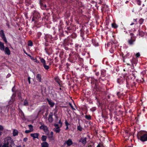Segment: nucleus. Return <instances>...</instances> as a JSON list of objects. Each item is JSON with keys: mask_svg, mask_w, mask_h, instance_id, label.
Listing matches in <instances>:
<instances>
[{"mask_svg": "<svg viewBox=\"0 0 147 147\" xmlns=\"http://www.w3.org/2000/svg\"><path fill=\"white\" fill-rule=\"evenodd\" d=\"M15 145L13 139L10 136L5 138L4 140V142L2 147H12V145Z\"/></svg>", "mask_w": 147, "mask_h": 147, "instance_id": "f257e3e1", "label": "nucleus"}, {"mask_svg": "<svg viewBox=\"0 0 147 147\" xmlns=\"http://www.w3.org/2000/svg\"><path fill=\"white\" fill-rule=\"evenodd\" d=\"M72 41L73 40L71 38H68L65 39L63 46L65 50H68L70 49L69 47H71L73 44Z\"/></svg>", "mask_w": 147, "mask_h": 147, "instance_id": "f03ea898", "label": "nucleus"}, {"mask_svg": "<svg viewBox=\"0 0 147 147\" xmlns=\"http://www.w3.org/2000/svg\"><path fill=\"white\" fill-rule=\"evenodd\" d=\"M137 137L142 142L147 141V131H140L138 133Z\"/></svg>", "mask_w": 147, "mask_h": 147, "instance_id": "7ed1b4c3", "label": "nucleus"}, {"mask_svg": "<svg viewBox=\"0 0 147 147\" xmlns=\"http://www.w3.org/2000/svg\"><path fill=\"white\" fill-rule=\"evenodd\" d=\"M68 60L70 62L72 63L77 62V60L79 56L78 53L75 52H72L69 55Z\"/></svg>", "mask_w": 147, "mask_h": 147, "instance_id": "20e7f679", "label": "nucleus"}, {"mask_svg": "<svg viewBox=\"0 0 147 147\" xmlns=\"http://www.w3.org/2000/svg\"><path fill=\"white\" fill-rule=\"evenodd\" d=\"M75 1L79 4L80 7H82V3L80 2V0H60V1L62 5H66L74 2Z\"/></svg>", "mask_w": 147, "mask_h": 147, "instance_id": "39448f33", "label": "nucleus"}, {"mask_svg": "<svg viewBox=\"0 0 147 147\" xmlns=\"http://www.w3.org/2000/svg\"><path fill=\"white\" fill-rule=\"evenodd\" d=\"M132 55L129 52H127L126 54L124 56H123V61L124 62L126 63L128 65H130V64L128 63L129 61L128 59H130Z\"/></svg>", "mask_w": 147, "mask_h": 147, "instance_id": "423d86ee", "label": "nucleus"}, {"mask_svg": "<svg viewBox=\"0 0 147 147\" xmlns=\"http://www.w3.org/2000/svg\"><path fill=\"white\" fill-rule=\"evenodd\" d=\"M33 17L32 19V21H37L40 18V13L37 11H34L33 13Z\"/></svg>", "mask_w": 147, "mask_h": 147, "instance_id": "0eeeda50", "label": "nucleus"}, {"mask_svg": "<svg viewBox=\"0 0 147 147\" xmlns=\"http://www.w3.org/2000/svg\"><path fill=\"white\" fill-rule=\"evenodd\" d=\"M136 40V38L134 37L131 38L130 39H128L127 40V44L129 46H132L134 44Z\"/></svg>", "mask_w": 147, "mask_h": 147, "instance_id": "6e6552de", "label": "nucleus"}, {"mask_svg": "<svg viewBox=\"0 0 147 147\" xmlns=\"http://www.w3.org/2000/svg\"><path fill=\"white\" fill-rule=\"evenodd\" d=\"M46 2H47V1H45L44 0H40L39 3L42 9H46L47 7V5L45 4Z\"/></svg>", "mask_w": 147, "mask_h": 147, "instance_id": "1a4fd4ad", "label": "nucleus"}, {"mask_svg": "<svg viewBox=\"0 0 147 147\" xmlns=\"http://www.w3.org/2000/svg\"><path fill=\"white\" fill-rule=\"evenodd\" d=\"M41 62L44 68L46 70H48L49 68V66L46 65L45 60L43 58H40Z\"/></svg>", "mask_w": 147, "mask_h": 147, "instance_id": "9d476101", "label": "nucleus"}, {"mask_svg": "<svg viewBox=\"0 0 147 147\" xmlns=\"http://www.w3.org/2000/svg\"><path fill=\"white\" fill-rule=\"evenodd\" d=\"M0 35L3 41L6 43L7 42V40L5 37L3 30H2L0 31Z\"/></svg>", "mask_w": 147, "mask_h": 147, "instance_id": "9b49d317", "label": "nucleus"}, {"mask_svg": "<svg viewBox=\"0 0 147 147\" xmlns=\"http://www.w3.org/2000/svg\"><path fill=\"white\" fill-rule=\"evenodd\" d=\"M44 39H45V41L47 42L49 41V39H51V40H56V38L55 39V38H53V37L51 35H50L49 34H46L44 37Z\"/></svg>", "mask_w": 147, "mask_h": 147, "instance_id": "f8f14e48", "label": "nucleus"}, {"mask_svg": "<svg viewBox=\"0 0 147 147\" xmlns=\"http://www.w3.org/2000/svg\"><path fill=\"white\" fill-rule=\"evenodd\" d=\"M16 94H13L12 96L11 97L9 101V105L12 104L15 101Z\"/></svg>", "mask_w": 147, "mask_h": 147, "instance_id": "ddd939ff", "label": "nucleus"}, {"mask_svg": "<svg viewBox=\"0 0 147 147\" xmlns=\"http://www.w3.org/2000/svg\"><path fill=\"white\" fill-rule=\"evenodd\" d=\"M125 78L124 76L123 77H119L117 79V83L119 84H121L123 83L125 81Z\"/></svg>", "mask_w": 147, "mask_h": 147, "instance_id": "4468645a", "label": "nucleus"}, {"mask_svg": "<svg viewBox=\"0 0 147 147\" xmlns=\"http://www.w3.org/2000/svg\"><path fill=\"white\" fill-rule=\"evenodd\" d=\"M78 60H77V62L78 64L82 66L84 65L83 62L84 60L83 59L80 57L79 56L78 57Z\"/></svg>", "mask_w": 147, "mask_h": 147, "instance_id": "2eb2a0df", "label": "nucleus"}, {"mask_svg": "<svg viewBox=\"0 0 147 147\" xmlns=\"http://www.w3.org/2000/svg\"><path fill=\"white\" fill-rule=\"evenodd\" d=\"M129 61L130 63H131V64L133 65L134 64H137L138 60L137 59L134 57H133L132 59H130Z\"/></svg>", "mask_w": 147, "mask_h": 147, "instance_id": "dca6fc26", "label": "nucleus"}, {"mask_svg": "<svg viewBox=\"0 0 147 147\" xmlns=\"http://www.w3.org/2000/svg\"><path fill=\"white\" fill-rule=\"evenodd\" d=\"M53 113L50 112L49 113V115L48 118V120L49 121L50 123L52 122L53 120Z\"/></svg>", "mask_w": 147, "mask_h": 147, "instance_id": "f3484780", "label": "nucleus"}, {"mask_svg": "<svg viewBox=\"0 0 147 147\" xmlns=\"http://www.w3.org/2000/svg\"><path fill=\"white\" fill-rule=\"evenodd\" d=\"M16 94L15 97L16 96L17 94L19 98H22L21 93L20 91L18 90H17L15 93H13Z\"/></svg>", "mask_w": 147, "mask_h": 147, "instance_id": "a211bd4d", "label": "nucleus"}, {"mask_svg": "<svg viewBox=\"0 0 147 147\" xmlns=\"http://www.w3.org/2000/svg\"><path fill=\"white\" fill-rule=\"evenodd\" d=\"M86 139L87 138L86 137H82L79 140V142H81L83 144L85 145L87 142Z\"/></svg>", "mask_w": 147, "mask_h": 147, "instance_id": "6ab92c4d", "label": "nucleus"}, {"mask_svg": "<svg viewBox=\"0 0 147 147\" xmlns=\"http://www.w3.org/2000/svg\"><path fill=\"white\" fill-rule=\"evenodd\" d=\"M73 143L71 139H69L65 141L64 144H66L68 146H70L73 144Z\"/></svg>", "mask_w": 147, "mask_h": 147, "instance_id": "aec40b11", "label": "nucleus"}, {"mask_svg": "<svg viewBox=\"0 0 147 147\" xmlns=\"http://www.w3.org/2000/svg\"><path fill=\"white\" fill-rule=\"evenodd\" d=\"M39 134L38 133H32L30 134V136L33 138V139L34 140L35 138L38 139V136Z\"/></svg>", "mask_w": 147, "mask_h": 147, "instance_id": "412c9836", "label": "nucleus"}, {"mask_svg": "<svg viewBox=\"0 0 147 147\" xmlns=\"http://www.w3.org/2000/svg\"><path fill=\"white\" fill-rule=\"evenodd\" d=\"M40 129H43L45 132H46L48 130V128L46 126L44 125H41L39 127Z\"/></svg>", "mask_w": 147, "mask_h": 147, "instance_id": "4be33fe9", "label": "nucleus"}, {"mask_svg": "<svg viewBox=\"0 0 147 147\" xmlns=\"http://www.w3.org/2000/svg\"><path fill=\"white\" fill-rule=\"evenodd\" d=\"M47 100L51 107H53L54 106L55 103L53 102L51 100H49L48 98L47 99Z\"/></svg>", "mask_w": 147, "mask_h": 147, "instance_id": "5701e85b", "label": "nucleus"}, {"mask_svg": "<svg viewBox=\"0 0 147 147\" xmlns=\"http://www.w3.org/2000/svg\"><path fill=\"white\" fill-rule=\"evenodd\" d=\"M37 80L39 82H41V76L40 74H38L36 76Z\"/></svg>", "mask_w": 147, "mask_h": 147, "instance_id": "b1692460", "label": "nucleus"}, {"mask_svg": "<svg viewBox=\"0 0 147 147\" xmlns=\"http://www.w3.org/2000/svg\"><path fill=\"white\" fill-rule=\"evenodd\" d=\"M4 51H5V53L6 54L8 55H9L10 54V51L8 47H6L5 48Z\"/></svg>", "mask_w": 147, "mask_h": 147, "instance_id": "393cba45", "label": "nucleus"}, {"mask_svg": "<svg viewBox=\"0 0 147 147\" xmlns=\"http://www.w3.org/2000/svg\"><path fill=\"white\" fill-rule=\"evenodd\" d=\"M0 49L1 51H4L5 46L4 43L0 41Z\"/></svg>", "mask_w": 147, "mask_h": 147, "instance_id": "a878e982", "label": "nucleus"}, {"mask_svg": "<svg viewBox=\"0 0 147 147\" xmlns=\"http://www.w3.org/2000/svg\"><path fill=\"white\" fill-rule=\"evenodd\" d=\"M41 144L42 147H48L49 146V144L46 142H42Z\"/></svg>", "mask_w": 147, "mask_h": 147, "instance_id": "bb28decb", "label": "nucleus"}, {"mask_svg": "<svg viewBox=\"0 0 147 147\" xmlns=\"http://www.w3.org/2000/svg\"><path fill=\"white\" fill-rule=\"evenodd\" d=\"M18 130L16 129H14L13 131V136H15L18 135Z\"/></svg>", "mask_w": 147, "mask_h": 147, "instance_id": "cd10ccee", "label": "nucleus"}, {"mask_svg": "<svg viewBox=\"0 0 147 147\" xmlns=\"http://www.w3.org/2000/svg\"><path fill=\"white\" fill-rule=\"evenodd\" d=\"M106 80V78L105 76H100V78L99 79V80L100 82H103Z\"/></svg>", "mask_w": 147, "mask_h": 147, "instance_id": "c85d7f7f", "label": "nucleus"}, {"mask_svg": "<svg viewBox=\"0 0 147 147\" xmlns=\"http://www.w3.org/2000/svg\"><path fill=\"white\" fill-rule=\"evenodd\" d=\"M92 42L93 45L96 46L98 45V43L96 41V40L94 39H92Z\"/></svg>", "mask_w": 147, "mask_h": 147, "instance_id": "c756f323", "label": "nucleus"}, {"mask_svg": "<svg viewBox=\"0 0 147 147\" xmlns=\"http://www.w3.org/2000/svg\"><path fill=\"white\" fill-rule=\"evenodd\" d=\"M106 74V71L105 70H101V76H105Z\"/></svg>", "mask_w": 147, "mask_h": 147, "instance_id": "7c9ffc66", "label": "nucleus"}, {"mask_svg": "<svg viewBox=\"0 0 147 147\" xmlns=\"http://www.w3.org/2000/svg\"><path fill=\"white\" fill-rule=\"evenodd\" d=\"M51 49V47H46L45 49V50L46 53L48 55L49 54V51Z\"/></svg>", "mask_w": 147, "mask_h": 147, "instance_id": "2f4dec72", "label": "nucleus"}, {"mask_svg": "<svg viewBox=\"0 0 147 147\" xmlns=\"http://www.w3.org/2000/svg\"><path fill=\"white\" fill-rule=\"evenodd\" d=\"M26 5H28L32 3L31 0H25V1Z\"/></svg>", "mask_w": 147, "mask_h": 147, "instance_id": "473e14b6", "label": "nucleus"}, {"mask_svg": "<svg viewBox=\"0 0 147 147\" xmlns=\"http://www.w3.org/2000/svg\"><path fill=\"white\" fill-rule=\"evenodd\" d=\"M77 36V34L75 33H73L71 35L70 37L69 38H71V39H72V38H76Z\"/></svg>", "mask_w": 147, "mask_h": 147, "instance_id": "72a5a7b5", "label": "nucleus"}, {"mask_svg": "<svg viewBox=\"0 0 147 147\" xmlns=\"http://www.w3.org/2000/svg\"><path fill=\"white\" fill-rule=\"evenodd\" d=\"M81 46H80L78 44H76L75 45V49L76 51L77 52H78V49L79 47L80 48L81 47Z\"/></svg>", "mask_w": 147, "mask_h": 147, "instance_id": "f704fd0d", "label": "nucleus"}, {"mask_svg": "<svg viewBox=\"0 0 147 147\" xmlns=\"http://www.w3.org/2000/svg\"><path fill=\"white\" fill-rule=\"evenodd\" d=\"M80 36L81 37H83V36H84V31L83 30V29H81L80 30Z\"/></svg>", "mask_w": 147, "mask_h": 147, "instance_id": "c9c22d12", "label": "nucleus"}, {"mask_svg": "<svg viewBox=\"0 0 147 147\" xmlns=\"http://www.w3.org/2000/svg\"><path fill=\"white\" fill-rule=\"evenodd\" d=\"M42 34V33L40 32H38L36 34V36L37 38L38 39H40L41 35Z\"/></svg>", "mask_w": 147, "mask_h": 147, "instance_id": "e433bc0d", "label": "nucleus"}, {"mask_svg": "<svg viewBox=\"0 0 147 147\" xmlns=\"http://www.w3.org/2000/svg\"><path fill=\"white\" fill-rule=\"evenodd\" d=\"M64 36V35L63 34V31L62 32H60V33L59 34V38L61 39V38Z\"/></svg>", "mask_w": 147, "mask_h": 147, "instance_id": "4c0bfd02", "label": "nucleus"}, {"mask_svg": "<svg viewBox=\"0 0 147 147\" xmlns=\"http://www.w3.org/2000/svg\"><path fill=\"white\" fill-rule=\"evenodd\" d=\"M54 80L55 81L58 83V84H59V85L61 86V85L60 84V83L59 82L60 79L58 77H55L54 78Z\"/></svg>", "mask_w": 147, "mask_h": 147, "instance_id": "58836bf2", "label": "nucleus"}, {"mask_svg": "<svg viewBox=\"0 0 147 147\" xmlns=\"http://www.w3.org/2000/svg\"><path fill=\"white\" fill-rule=\"evenodd\" d=\"M103 10L105 12V11H108L109 10V8H108V6L107 5H105L104 6V7L103 9Z\"/></svg>", "mask_w": 147, "mask_h": 147, "instance_id": "ea45409f", "label": "nucleus"}, {"mask_svg": "<svg viewBox=\"0 0 147 147\" xmlns=\"http://www.w3.org/2000/svg\"><path fill=\"white\" fill-rule=\"evenodd\" d=\"M33 45V43L32 42L31 40H29L28 41V45L29 46L32 47Z\"/></svg>", "mask_w": 147, "mask_h": 147, "instance_id": "a19ab883", "label": "nucleus"}, {"mask_svg": "<svg viewBox=\"0 0 147 147\" xmlns=\"http://www.w3.org/2000/svg\"><path fill=\"white\" fill-rule=\"evenodd\" d=\"M47 138V137L46 136L43 135L41 137V140L45 142L46 141Z\"/></svg>", "mask_w": 147, "mask_h": 147, "instance_id": "79ce46f5", "label": "nucleus"}, {"mask_svg": "<svg viewBox=\"0 0 147 147\" xmlns=\"http://www.w3.org/2000/svg\"><path fill=\"white\" fill-rule=\"evenodd\" d=\"M23 105L24 106H27L28 105V103L26 99H25L24 100V101Z\"/></svg>", "mask_w": 147, "mask_h": 147, "instance_id": "37998d69", "label": "nucleus"}, {"mask_svg": "<svg viewBox=\"0 0 147 147\" xmlns=\"http://www.w3.org/2000/svg\"><path fill=\"white\" fill-rule=\"evenodd\" d=\"M130 77L131 79H133V80L135 79L136 78L135 74H130Z\"/></svg>", "mask_w": 147, "mask_h": 147, "instance_id": "c03bdc74", "label": "nucleus"}, {"mask_svg": "<svg viewBox=\"0 0 147 147\" xmlns=\"http://www.w3.org/2000/svg\"><path fill=\"white\" fill-rule=\"evenodd\" d=\"M92 86H93L94 85V88L95 89H96V90L97 91V90H99V88L97 87L96 83H95L94 84V83H93V84H92Z\"/></svg>", "mask_w": 147, "mask_h": 147, "instance_id": "a18cd8bd", "label": "nucleus"}, {"mask_svg": "<svg viewBox=\"0 0 147 147\" xmlns=\"http://www.w3.org/2000/svg\"><path fill=\"white\" fill-rule=\"evenodd\" d=\"M111 26L112 28H116L118 27V26L115 23L112 24Z\"/></svg>", "mask_w": 147, "mask_h": 147, "instance_id": "49530a36", "label": "nucleus"}, {"mask_svg": "<svg viewBox=\"0 0 147 147\" xmlns=\"http://www.w3.org/2000/svg\"><path fill=\"white\" fill-rule=\"evenodd\" d=\"M54 126L55 127L56 129L60 128L61 127V125H59L57 124H54Z\"/></svg>", "mask_w": 147, "mask_h": 147, "instance_id": "de8ad7c7", "label": "nucleus"}, {"mask_svg": "<svg viewBox=\"0 0 147 147\" xmlns=\"http://www.w3.org/2000/svg\"><path fill=\"white\" fill-rule=\"evenodd\" d=\"M85 117L86 119H87L88 120H91L92 119L90 115H86L85 116Z\"/></svg>", "mask_w": 147, "mask_h": 147, "instance_id": "09e8293b", "label": "nucleus"}, {"mask_svg": "<svg viewBox=\"0 0 147 147\" xmlns=\"http://www.w3.org/2000/svg\"><path fill=\"white\" fill-rule=\"evenodd\" d=\"M139 35L140 36H143L144 35V33L142 31H139Z\"/></svg>", "mask_w": 147, "mask_h": 147, "instance_id": "8fccbe9b", "label": "nucleus"}, {"mask_svg": "<svg viewBox=\"0 0 147 147\" xmlns=\"http://www.w3.org/2000/svg\"><path fill=\"white\" fill-rule=\"evenodd\" d=\"M77 129L78 130L80 131H82L83 129L81 127V126H80V125L77 126Z\"/></svg>", "mask_w": 147, "mask_h": 147, "instance_id": "3c124183", "label": "nucleus"}, {"mask_svg": "<svg viewBox=\"0 0 147 147\" xmlns=\"http://www.w3.org/2000/svg\"><path fill=\"white\" fill-rule=\"evenodd\" d=\"M28 127L30 129V130H31V131H32L33 130V126L32 125L30 124L28 125Z\"/></svg>", "mask_w": 147, "mask_h": 147, "instance_id": "603ef678", "label": "nucleus"}, {"mask_svg": "<svg viewBox=\"0 0 147 147\" xmlns=\"http://www.w3.org/2000/svg\"><path fill=\"white\" fill-rule=\"evenodd\" d=\"M17 90H16L15 86L12 88L11 90L12 92H13V93H15L16 92V91Z\"/></svg>", "mask_w": 147, "mask_h": 147, "instance_id": "864d4df0", "label": "nucleus"}, {"mask_svg": "<svg viewBox=\"0 0 147 147\" xmlns=\"http://www.w3.org/2000/svg\"><path fill=\"white\" fill-rule=\"evenodd\" d=\"M144 21V20L142 18H141L140 19L139 22L140 24V25L142 24L143 23Z\"/></svg>", "mask_w": 147, "mask_h": 147, "instance_id": "5fc2aeb1", "label": "nucleus"}, {"mask_svg": "<svg viewBox=\"0 0 147 147\" xmlns=\"http://www.w3.org/2000/svg\"><path fill=\"white\" fill-rule=\"evenodd\" d=\"M117 96H118V97L119 98L121 97V92H118L117 93Z\"/></svg>", "mask_w": 147, "mask_h": 147, "instance_id": "6e6d98bb", "label": "nucleus"}, {"mask_svg": "<svg viewBox=\"0 0 147 147\" xmlns=\"http://www.w3.org/2000/svg\"><path fill=\"white\" fill-rule=\"evenodd\" d=\"M66 29H67L66 30H73L72 27H71V26H69V27H67L66 28Z\"/></svg>", "mask_w": 147, "mask_h": 147, "instance_id": "4d7b16f0", "label": "nucleus"}, {"mask_svg": "<svg viewBox=\"0 0 147 147\" xmlns=\"http://www.w3.org/2000/svg\"><path fill=\"white\" fill-rule=\"evenodd\" d=\"M137 3L139 5L141 4V1L140 0H137Z\"/></svg>", "mask_w": 147, "mask_h": 147, "instance_id": "13d9d810", "label": "nucleus"}, {"mask_svg": "<svg viewBox=\"0 0 147 147\" xmlns=\"http://www.w3.org/2000/svg\"><path fill=\"white\" fill-rule=\"evenodd\" d=\"M65 126H68V125H70V124L69 123H68L67 120H65Z\"/></svg>", "mask_w": 147, "mask_h": 147, "instance_id": "bf43d9fd", "label": "nucleus"}, {"mask_svg": "<svg viewBox=\"0 0 147 147\" xmlns=\"http://www.w3.org/2000/svg\"><path fill=\"white\" fill-rule=\"evenodd\" d=\"M73 31L72 30H65V32L67 34H68V33H71Z\"/></svg>", "mask_w": 147, "mask_h": 147, "instance_id": "052dcab7", "label": "nucleus"}, {"mask_svg": "<svg viewBox=\"0 0 147 147\" xmlns=\"http://www.w3.org/2000/svg\"><path fill=\"white\" fill-rule=\"evenodd\" d=\"M136 56L137 58H139L140 56V54L139 53H137L136 55Z\"/></svg>", "mask_w": 147, "mask_h": 147, "instance_id": "680f3d73", "label": "nucleus"}, {"mask_svg": "<svg viewBox=\"0 0 147 147\" xmlns=\"http://www.w3.org/2000/svg\"><path fill=\"white\" fill-rule=\"evenodd\" d=\"M130 36H131V38H132V37H134L135 38H136V37L134 36V34L133 33H130Z\"/></svg>", "mask_w": 147, "mask_h": 147, "instance_id": "e2e57ef3", "label": "nucleus"}, {"mask_svg": "<svg viewBox=\"0 0 147 147\" xmlns=\"http://www.w3.org/2000/svg\"><path fill=\"white\" fill-rule=\"evenodd\" d=\"M60 128L56 129L55 130V131L57 133H59L60 131Z\"/></svg>", "mask_w": 147, "mask_h": 147, "instance_id": "0e129e2a", "label": "nucleus"}, {"mask_svg": "<svg viewBox=\"0 0 147 147\" xmlns=\"http://www.w3.org/2000/svg\"><path fill=\"white\" fill-rule=\"evenodd\" d=\"M32 132L30 130H26L25 131V133L26 134H28L30 132Z\"/></svg>", "mask_w": 147, "mask_h": 147, "instance_id": "69168bd1", "label": "nucleus"}, {"mask_svg": "<svg viewBox=\"0 0 147 147\" xmlns=\"http://www.w3.org/2000/svg\"><path fill=\"white\" fill-rule=\"evenodd\" d=\"M23 51L24 53L27 55H28V56H29L30 57H31V56L30 55L28 54V53L26 52V51H25L24 49L23 50Z\"/></svg>", "mask_w": 147, "mask_h": 147, "instance_id": "338daca9", "label": "nucleus"}, {"mask_svg": "<svg viewBox=\"0 0 147 147\" xmlns=\"http://www.w3.org/2000/svg\"><path fill=\"white\" fill-rule=\"evenodd\" d=\"M69 105H70V106L71 107L72 109H73V110H75V109L73 107L71 103H69Z\"/></svg>", "mask_w": 147, "mask_h": 147, "instance_id": "774afa93", "label": "nucleus"}]
</instances>
